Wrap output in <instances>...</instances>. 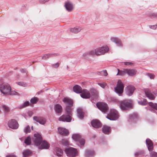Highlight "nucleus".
Returning <instances> with one entry per match:
<instances>
[{
  "label": "nucleus",
  "instance_id": "bf43d9fd",
  "mask_svg": "<svg viewBox=\"0 0 157 157\" xmlns=\"http://www.w3.org/2000/svg\"><path fill=\"white\" fill-rule=\"evenodd\" d=\"M31 128H32V129H33V126H32Z\"/></svg>",
  "mask_w": 157,
  "mask_h": 157
},
{
  "label": "nucleus",
  "instance_id": "dca6fc26",
  "mask_svg": "<svg viewBox=\"0 0 157 157\" xmlns=\"http://www.w3.org/2000/svg\"><path fill=\"white\" fill-rule=\"evenodd\" d=\"M58 131L59 133L62 136H67L69 133L67 129L63 128H59Z\"/></svg>",
  "mask_w": 157,
  "mask_h": 157
},
{
  "label": "nucleus",
  "instance_id": "b1692460",
  "mask_svg": "<svg viewBox=\"0 0 157 157\" xmlns=\"http://www.w3.org/2000/svg\"><path fill=\"white\" fill-rule=\"evenodd\" d=\"M74 91L77 93H80L82 92L81 87L78 85H76L73 87Z\"/></svg>",
  "mask_w": 157,
  "mask_h": 157
},
{
  "label": "nucleus",
  "instance_id": "c03bdc74",
  "mask_svg": "<svg viewBox=\"0 0 157 157\" xmlns=\"http://www.w3.org/2000/svg\"><path fill=\"white\" fill-rule=\"evenodd\" d=\"M144 154V152L142 151H138L136 152L135 155L136 156H138L139 155H142Z\"/></svg>",
  "mask_w": 157,
  "mask_h": 157
},
{
  "label": "nucleus",
  "instance_id": "a19ab883",
  "mask_svg": "<svg viewBox=\"0 0 157 157\" xmlns=\"http://www.w3.org/2000/svg\"><path fill=\"white\" fill-rule=\"evenodd\" d=\"M3 109L6 113H8L10 111L9 108L7 106L3 105L2 106Z\"/></svg>",
  "mask_w": 157,
  "mask_h": 157
},
{
  "label": "nucleus",
  "instance_id": "13d9d810",
  "mask_svg": "<svg viewBox=\"0 0 157 157\" xmlns=\"http://www.w3.org/2000/svg\"><path fill=\"white\" fill-rule=\"evenodd\" d=\"M87 54L86 53H84L83 54V56H87Z\"/></svg>",
  "mask_w": 157,
  "mask_h": 157
},
{
  "label": "nucleus",
  "instance_id": "ddd939ff",
  "mask_svg": "<svg viewBox=\"0 0 157 157\" xmlns=\"http://www.w3.org/2000/svg\"><path fill=\"white\" fill-rule=\"evenodd\" d=\"M135 90V87L132 86H128L125 88L126 93L128 96L131 95Z\"/></svg>",
  "mask_w": 157,
  "mask_h": 157
},
{
  "label": "nucleus",
  "instance_id": "6e6552de",
  "mask_svg": "<svg viewBox=\"0 0 157 157\" xmlns=\"http://www.w3.org/2000/svg\"><path fill=\"white\" fill-rule=\"evenodd\" d=\"M32 140L35 145L37 146H39L40 145L42 141L41 135L38 133L35 134Z\"/></svg>",
  "mask_w": 157,
  "mask_h": 157
},
{
  "label": "nucleus",
  "instance_id": "a18cd8bd",
  "mask_svg": "<svg viewBox=\"0 0 157 157\" xmlns=\"http://www.w3.org/2000/svg\"><path fill=\"white\" fill-rule=\"evenodd\" d=\"M150 155L151 157H157V153L152 151L150 153Z\"/></svg>",
  "mask_w": 157,
  "mask_h": 157
},
{
  "label": "nucleus",
  "instance_id": "f3484780",
  "mask_svg": "<svg viewBox=\"0 0 157 157\" xmlns=\"http://www.w3.org/2000/svg\"><path fill=\"white\" fill-rule=\"evenodd\" d=\"M125 70L129 76H132L136 74L137 70L135 69H125Z\"/></svg>",
  "mask_w": 157,
  "mask_h": 157
},
{
  "label": "nucleus",
  "instance_id": "4be33fe9",
  "mask_svg": "<svg viewBox=\"0 0 157 157\" xmlns=\"http://www.w3.org/2000/svg\"><path fill=\"white\" fill-rule=\"evenodd\" d=\"M40 145L39 146V149H48L50 146L49 144L45 141H42Z\"/></svg>",
  "mask_w": 157,
  "mask_h": 157
},
{
  "label": "nucleus",
  "instance_id": "1a4fd4ad",
  "mask_svg": "<svg viewBox=\"0 0 157 157\" xmlns=\"http://www.w3.org/2000/svg\"><path fill=\"white\" fill-rule=\"evenodd\" d=\"M96 106L102 112H105L108 109L107 104L104 102L98 103L96 104Z\"/></svg>",
  "mask_w": 157,
  "mask_h": 157
},
{
  "label": "nucleus",
  "instance_id": "4468645a",
  "mask_svg": "<svg viewBox=\"0 0 157 157\" xmlns=\"http://www.w3.org/2000/svg\"><path fill=\"white\" fill-rule=\"evenodd\" d=\"M33 118L36 122L42 125L44 124L46 121L45 118L42 117H38L36 116L34 117Z\"/></svg>",
  "mask_w": 157,
  "mask_h": 157
},
{
  "label": "nucleus",
  "instance_id": "7ed1b4c3",
  "mask_svg": "<svg viewBox=\"0 0 157 157\" xmlns=\"http://www.w3.org/2000/svg\"><path fill=\"white\" fill-rule=\"evenodd\" d=\"M65 152L67 155L70 157H75L78 154V152L77 149L72 147L66 148Z\"/></svg>",
  "mask_w": 157,
  "mask_h": 157
},
{
  "label": "nucleus",
  "instance_id": "0eeeda50",
  "mask_svg": "<svg viewBox=\"0 0 157 157\" xmlns=\"http://www.w3.org/2000/svg\"><path fill=\"white\" fill-rule=\"evenodd\" d=\"M124 88L123 84L120 80H118L117 82V86L114 88L115 92L118 94L119 95H120L123 93Z\"/></svg>",
  "mask_w": 157,
  "mask_h": 157
},
{
  "label": "nucleus",
  "instance_id": "de8ad7c7",
  "mask_svg": "<svg viewBox=\"0 0 157 157\" xmlns=\"http://www.w3.org/2000/svg\"><path fill=\"white\" fill-rule=\"evenodd\" d=\"M51 55H52V54H46L43 56L42 59H46L49 57Z\"/></svg>",
  "mask_w": 157,
  "mask_h": 157
},
{
  "label": "nucleus",
  "instance_id": "72a5a7b5",
  "mask_svg": "<svg viewBox=\"0 0 157 157\" xmlns=\"http://www.w3.org/2000/svg\"><path fill=\"white\" fill-rule=\"evenodd\" d=\"M61 142L62 144L66 146L70 145L69 141L67 139H62Z\"/></svg>",
  "mask_w": 157,
  "mask_h": 157
},
{
  "label": "nucleus",
  "instance_id": "58836bf2",
  "mask_svg": "<svg viewBox=\"0 0 157 157\" xmlns=\"http://www.w3.org/2000/svg\"><path fill=\"white\" fill-rule=\"evenodd\" d=\"M138 103L140 105H145L147 104V101L145 99H144L143 101H138Z\"/></svg>",
  "mask_w": 157,
  "mask_h": 157
},
{
  "label": "nucleus",
  "instance_id": "5fc2aeb1",
  "mask_svg": "<svg viewBox=\"0 0 157 157\" xmlns=\"http://www.w3.org/2000/svg\"><path fill=\"white\" fill-rule=\"evenodd\" d=\"M6 157H17L16 156L14 155H10L6 156Z\"/></svg>",
  "mask_w": 157,
  "mask_h": 157
},
{
  "label": "nucleus",
  "instance_id": "20e7f679",
  "mask_svg": "<svg viewBox=\"0 0 157 157\" xmlns=\"http://www.w3.org/2000/svg\"><path fill=\"white\" fill-rule=\"evenodd\" d=\"M11 90V87L8 84L3 83L0 85V91L3 94H9Z\"/></svg>",
  "mask_w": 157,
  "mask_h": 157
},
{
  "label": "nucleus",
  "instance_id": "6ab92c4d",
  "mask_svg": "<svg viewBox=\"0 0 157 157\" xmlns=\"http://www.w3.org/2000/svg\"><path fill=\"white\" fill-rule=\"evenodd\" d=\"M63 101L65 103L67 107H71L72 106L73 102L71 99L65 98L63 99Z\"/></svg>",
  "mask_w": 157,
  "mask_h": 157
},
{
  "label": "nucleus",
  "instance_id": "423d86ee",
  "mask_svg": "<svg viewBox=\"0 0 157 157\" xmlns=\"http://www.w3.org/2000/svg\"><path fill=\"white\" fill-rule=\"evenodd\" d=\"M109 115V116H108L106 117L110 120H116L118 119L119 117L117 111L114 109H112L110 110Z\"/></svg>",
  "mask_w": 157,
  "mask_h": 157
},
{
  "label": "nucleus",
  "instance_id": "473e14b6",
  "mask_svg": "<svg viewBox=\"0 0 157 157\" xmlns=\"http://www.w3.org/2000/svg\"><path fill=\"white\" fill-rule=\"evenodd\" d=\"M148 104L152 109L157 110V103H153L151 102H150L148 103Z\"/></svg>",
  "mask_w": 157,
  "mask_h": 157
},
{
  "label": "nucleus",
  "instance_id": "49530a36",
  "mask_svg": "<svg viewBox=\"0 0 157 157\" xmlns=\"http://www.w3.org/2000/svg\"><path fill=\"white\" fill-rule=\"evenodd\" d=\"M149 27L150 29H155L157 28V24L154 25H149Z\"/></svg>",
  "mask_w": 157,
  "mask_h": 157
},
{
  "label": "nucleus",
  "instance_id": "7c9ffc66",
  "mask_svg": "<svg viewBox=\"0 0 157 157\" xmlns=\"http://www.w3.org/2000/svg\"><path fill=\"white\" fill-rule=\"evenodd\" d=\"M97 74L100 75L106 76L107 75V73L106 70H104L101 71L97 72Z\"/></svg>",
  "mask_w": 157,
  "mask_h": 157
},
{
  "label": "nucleus",
  "instance_id": "c9c22d12",
  "mask_svg": "<svg viewBox=\"0 0 157 157\" xmlns=\"http://www.w3.org/2000/svg\"><path fill=\"white\" fill-rule=\"evenodd\" d=\"M29 105H30V104H29V101H25L22 104L20 105V107L21 108H23Z\"/></svg>",
  "mask_w": 157,
  "mask_h": 157
},
{
  "label": "nucleus",
  "instance_id": "a211bd4d",
  "mask_svg": "<svg viewBox=\"0 0 157 157\" xmlns=\"http://www.w3.org/2000/svg\"><path fill=\"white\" fill-rule=\"evenodd\" d=\"M146 144L149 151H152L153 149V144L152 141L149 139H147L146 140Z\"/></svg>",
  "mask_w": 157,
  "mask_h": 157
},
{
  "label": "nucleus",
  "instance_id": "2f4dec72",
  "mask_svg": "<svg viewBox=\"0 0 157 157\" xmlns=\"http://www.w3.org/2000/svg\"><path fill=\"white\" fill-rule=\"evenodd\" d=\"M31 154V152L30 150H27L24 151L22 153V155L24 157H26L29 155Z\"/></svg>",
  "mask_w": 157,
  "mask_h": 157
},
{
  "label": "nucleus",
  "instance_id": "09e8293b",
  "mask_svg": "<svg viewBox=\"0 0 157 157\" xmlns=\"http://www.w3.org/2000/svg\"><path fill=\"white\" fill-rule=\"evenodd\" d=\"M147 75L151 79H153L154 78L155 75L153 74L147 73Z\"/></svg>",
  "mask_w": 157,
  "mask_h": 157
},
{
  "label": "nucleus",
  "instance_id": "aec40b11",
  "mask_svg": "<svg viewBox=\"0 0 157 157\" xmlns=\"http://www.w3.org/2000/svg\"><path fill=\"white\" fill-rule=\"evenodd\" d=\"M81 97L84 98H88L90 97V94L87 90H84L82 93L80 94Z\"/></svg>",
  "mask_w": 157,
  "mask_h": 157
},
{
  "label": "nucleus",
  "instance_id": "6e6d98bb",
  "mask_svg": "<svg viewBox=\"0 0 157 157\" xmlns=\"http://www.w3.org/2000/svg\"><path fill=\"white\" fill-rule=\"evenodd\" d=\"M21 72H23V73H26V71L24 69H22L21 70Z\"/></svg>",
  "mask_w": 157,
  "mask_h": 157
},
{
  "label": "nucleus",
  "instance_id": "bb28decb",
  "mask_svg": "<svg viewBox=\"0 0 157 157\" xmlns=\"http://www.w3.org/2000/svg\"><path fill=\"white\" fill-rule=\"evenodd\" d=\"M110 129L107 126H105L103 127L102 131L105 134H109L110 132Z\"/></svg>",
  "mask_w": 157,
  "mask_h": 157
},
{
  "label": "nucleus",
  "instance_id": "5701e85b",
  "mask_svg": "<svg viewBox=\"0 0 157 157\" xmlns=\"http://www.w3.org/2000/svg\"><path fill=\"white\" fill-rule=\"evenodd\" d=\"M91 124L93 127L95 128H99L101 126L100 122L97 120H93L91 122Z\"/></svg>",
  "mask_w": 157,
  "mask_h": 157
},
{
  "label": "nucleus",
  "instance_id": "ea45409f",
  "mask_svg": "<svg viewBox=\"0 0 157 157\" xmlns=\"http://www.w3.org/2000/svg\"><path fill=\"white\" fill-rule=\"evenodd\" d=\"M16 83L17 84L19 85V86H22L26 87L27 86V85L26 83H25L23 82H16Z\"/></svg>",
  "mask_w": 157,
  "mask_h": 157
},
{
  "label": "nucleus",
  "instance_id": "e433bc0d",
  "mask_svg": "<svg viewBox=\"0 0 157 157\" xmlns=\"http://www.w3.org/2000/svg\"><path fill=\"white\" fill-rule=\"evenodd\" d=\"M38 100V98L36 97H34L32 98L30 101V102L34 104L36 103Z\"/></svg>",
  "mask_w": 157,
  "mask_h": 157
},
{
  "label": "nucleus",
  "instance_id": "3c124183",
  "mask_svg": "<svg viewBox=\"0 0 157 157\" xmlns=\"http://www.w3.org/2000/svg\"><path fill=\"white\" fill-rule=\"evenodd\" d=\"M17 93L14 91H10V93L9 94H10L11 95H16L17 94Z\"/></svg>",
  "mask_w": 157,
  "mask_h": 157
},
{
  "label": "nucleus",
  "instance_id": "f03ea898",
  "mask_svg": "<svg viewBox=\"0 0 157 157\" xmlns=\"http://www.w3.org/2000/svg\"><path fill=\"white\" fill-rule=\"evenodd\" d=\"M70 107H66L65 109V112L67 115H63L60 117L59 120V121H66L67 122H70L71 120V115H72V113L73 109Z\"/></svg>",
  "mask_w": 157,
  "mask_h": 157
},
{
  "label": "nucleus",
  "instance_id": "2eb2a0df",
  "mask_svg": "<svg viewBox=\"0 0 157 157\" xmlns=\"http://www.w3.org/2000/svg\"><path fill=\"white\" fill-rule=\"evenodd\" d=\"M110 40L111 42L114 43L115 44H117L118 47L121 46L122 44L120 40L117 37H111Z\"/></svg>",
  "mask_w": 157,
  "mask_h": 157
},
{
  "label": "nucleus",
  "instance_id": "37998d69",
  "mask_svg": "<svg viewBox=\"0 0 157 157\" xmlns=\"http://www.w3.org/2000/svg\"><path fill=\"white\" fill-rule=\"evenodd\" d=\"M80 145L82 146H83L85 143V140L83 138H81L80 139L78 140Z\"/></svg>",
  "mask_w": 157,
  "mask_h": 157
},
{
  "label": "nucleus",
  "instance_id": "052dcab7",
  "mask_svg": "<svg viewBox=\"0 0 157 157\" xmlns=\"http://www.w3.org/2000/svg\"><path fill=\"white\" fill-rule=\"evenodd\" d=\"M151 111L152 112V110H151ZM154 112V110H153V112Z\"/></svg>",
  "mask_w": 157,
  "mask_h": 157
},
{
  "label": "nucleus",
  "instance_id": "f704fd0d",
  "mask_svg": "<svg viewBox=\"0 0 157 157\" xmlns=\"http://www.w3.org/2000/svg\"><path fill=\"white\" fill-rule=\"evenodd\" d=\"M117 70L118 72L117 74V75H124L126 73L125 69H124L123 71L120 70L119 69H117Z\"/></svg>",
  "mask_w": 157,
  "mask_h": 157
},
{
  "label": "nucleus",
  "instance_id": "603ef678",
  "mask_svg": "<svg viewBox=\"0 0 157 157\" xmlns=\"http://www.w3.org/2000/svg\"><path fill=\"white\" fill-rule=\"evenodd\" d=\"M98 84L103 88H104L105 87V86L106 85V84L105 83L103 84L98 83Z\"/></svg>",
  "mask_w": 157,
  "mask_h": 157
},
{
  "label": "nucleus",
  "instance_id": "39448f33",
  "mask_svg": "<svg viewBox=\"0 0 157 157\" xmlns=\"http://www.w3.org/2000/svg\"><path fill=\"white\" fill-rule=\"evenodd\" d=\"M120 108L123 110H126L132 107L131 102L129 100H124L119 102Z\"/></svg>",
  "mask_w": 157,
  "mask_h": 157
},
{
  "label": "nucleus",
  "instance_id": "c85d7f7f",
  "mask_svg": "<svg viewBox=\"0 0 157 157\" xmlns=\"http://www.w3.org/2000/svg\"><path fill=\"white\" fill-rule=\"evenodd\" d=\"M81 138L80 135L78 134H74L72 136V139L76 141H78Z\"/></svg>",
  "mask_w": 157,
  "mask_h": 157
},
{
  "label": "nucleus",
  "instance_id": "c756f323",
  "mask_svg": "<svg viewBox=\"0 0 157 157\" xmlns=\"http://www.w3.org/2000/svg\"><path fill=\"white\" fill-rule=\"evenodd\" d=\"M77 113L78 114V116L79 118L82 119L83 118V112L80 109H78L77 110Z\"/></svg>",
  "mask_w": 157,
  "mask_h": 157
},
{
  "label": "nucleus",
  "instance_id": "4c0bfd02",
  "mask_svg": "<svg viewBox=\"0 0 157 157\" xmlns=\"http://www.w3.org/2000/svg\"><path fill=\"white\" fill-rule=\"evenodd\" d=\"M31 139L30 136H28L27 138L25 140V143L27 145H30L31 143Z\"/></svg>",
  "mask_w": 157,
  "mask_h": 157
},
{
  "label": "nucleus",
  "instance_id": "79ce46f5",
  "mask_svg": "<svg viewBox=\"0 0 157 157\" xmlns=\"http://www.w3.org/2000/svg\"><path fill=\"white\" fill-rule=\"evenodd\" d=\"M30 127L29 125L25 127L24 129V131L26 133L30 132Z\"/></svg>",
  "mask_w": 157,
  "mask_h": 157
},
{
  "label": "nucleus",
  "instance_id": "412c9836",
  "mask_svg": "<svg viewBox=\"0 0 157 157\" xmlns=\"http://www.w3.org/2000/svg\"><path fill=\"white\" fill-rule=\"evenodd\" d=\"M54 109L57 114L61 113L62 112V106L59 104H56L54 106Z\"/></svg>",
  "mask_w": 157,
  "mask_h": 157
},
{
  "label": "nucleus",
  "instance_id": "a878e982",
  "mask_svg": "<svg viewBox=\"0 0 157 157\" xmlns=\"http://www.w3.org/2000/svg\"><path fill=\"white\" fill-rule=\"evenodd\" d=\"M81 29L78 27H75L71 28L70 29V31L71 32L73 33H77L81 30Z\"/></svg>",
  "mask_w": 157,
  "mask_h": 157
},
{
  "label": "nucleus",
  "instance_id": "4d7b16f0",
  "mask_svg": "<svg viewBox=\"0 0 157 157\" xmlns=\"http://www.w3.org/2000/svg\"><path fill=\"white\" fill-rule=\"evenodd\" d=\"M28 114H29V115L30 116H31L32 114V113L31 112H30H30H29Z\"/></svg>",
  "mask_w": 157,
  "mask_h": 157
},
{
  "label": "nucleus",
  "instance_id": "f257e3e1",
  "mask_svg": "<svg viewBox=\"0 0 157 157\" xmlns=\"http://www.w3.org/2000/svg\"><path fill=\"white\" fill-rule=\"evenodd\" d=\"M109 50V47L104 45L101 47L94 48L89 52V55L92 56H100L104 55L106 52H108Z\"/></svg>",
  "mask_w": 157,
  "mask_h": 157
},
{
  "label": "nucleus",
  "instance_id": "9b49d317",
  "mask_svg": "<svg viewBox=\"0 0 157 157\" xmlns=\"http://www.w3.org/2000/svg\"><path fill=\"white\" fill-rule=\"evenodd\" d=\"M64 6L66 10L69 12L72 11L74 8L73 4L69 1H67L65 2Z\"/></svg>",
  "mask_w": 157,
  "mask_h": 157
},
{
  "label": "nucleus",
  "instance_id": "393cba45",
  "mask_svg": "<svg viewBox=\"0 0 157 157\" xmlns=\"http://www.w3.org/2000/svg\"><path fill=\"white\" fill-rule=\"evenodd\" d=\"M55 151L57 156H61L62 155L63 151L59 147H56L55 148Z\"/></svg>",
  "mask_w": 157,
  "mask_h": 157
},
{
  "label": "nucleus",
  "instance_id": "8fccbe9b",
  "mask_svg": "<svg viewBox=\"0 0 157 157\" xmlns=\"http://www.w3.org/2000/svg\"><path fill=\"white\" fill-rule=\"evenodd\" d=\"M124 64L126 65L131 66L133 65V63L132 62H124Z\"/></svg>",
  "mask_w": 157,
  "mask_h": 157
},
{
  "label": "nucleus",
  "instance_id": "864d4df0",
  "mask_svg": "<svg viewBox=\"0 0 157 157\" xmlns=\"http://www.w3.org/2000/svg\"><path fill=\"white\" fill-rule=\"evenodd\" d=\"M52 66L54 67L57 68L59 66V63H57L56 64H53Z\"/></svg>",
  "mask_w": 157,
  "mask_h": 157
},
{
  "label": "nucleus",
  "instance_id": "cd10ccee",
  "mask_svg": "<svg viewBox=\"0 0 157 157\" xmlns=\"http://www.w3.org/2000/svg\"><path fill=\"white\" fill-rule=\"evenodd\" d=\"M94 154V151L87 150H86L85 153V155L86 157H91Z\"/></svg>",
  "mask_w": 157,
  "mask_h": 157
},
{
  "label": "nucleus",
  "instance_id": "9d476101",
  "mask_svg": "<svg viewBox=\"0 0 157 157\" xmlns=\"http://www.w3.org/2000/svg\"><path fill=\"white\" fill-rule=\"evenodd\" d=\"M8 126L9 127L13 129H17L18 127L19 124L16 121L12 119L9 121Z\"/></svg>",
  "mask_w": 157,
  "mask_h": 157
},
{
  "label": "nucleus",
  "instance_id": "f8f14e48",
  "mask_svg": "<svg viewBox=\"0 0 157 157\" xmlns=\"http://www.w3.org/2000/svg\"><path fill=\"white\" fill-rule=\"evenodd\" d=\"M145 93L147 97L150 100H154L156 96L155 94L151 92L148 90H146Z\"/></svg>",
  "mask_w": 157,
  "mask_h": 157
}]
</instances>
